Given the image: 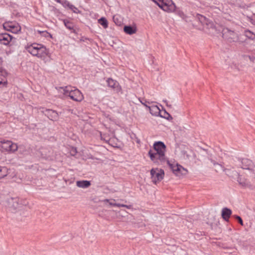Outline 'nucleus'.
I'll list each match as a JSON object with an SVG mask.
<instances>
[{"label":"nucleus","mask_w":255,"mask_h":255,"mask_svg":"<svg viewBox=\"0 0 255 255\" xmlns=\"http://www.w3.org/2000/svg\"><path fill=\"white\" fill-rule=\"evenodd\" d=\"M153 150L148 151L151 160L158 165L166 163L169 160L165 156L166 145L162 141H156L153 144Z\"/></svg>","instance_id":"1"},{"label":"nucleus","mask_w":255,"mask_h":255,"mask_svg":"<svg viewBox=\"0 0 255 255\" xmlns=\"http://www.w3.org/2000/svg\"><path fill=\"white\" fill-rule=\"evenodd\" d=\"M25 49L33 56L45 61L49 54L48 50L45 46L37 43H28L25 46Z\"/></svg>","instance_id":"2"},{"label":"nucleus","mask_w":255,"mask_h":255,"mask_svg":"<svg viewBox=\"0 0 255 255\" xmlns=\"http://www.w3.org/2000/svg\"><path fill=\"white\" fill-rule=\"evenodd\" d=\"M58 93L66 97H69L71 100L76 102H81L84 99V96L81 92L75 87L67 86L56 88Z\"/></svg>","instance_id":"3"},{"label":"nucleus","mask_w":255,"mask_h":255,"mask_svg":"<svg viewBox=\"0 0 255 255\" xmlns=\"http://www.w3.org/2000/svg\"><path fill=\"white\" fill-rule=\"evenodd\" d=\"M166 164L169 166L174 174L177 176L181 177L187 175L188 173L187 169L177 163H171V162L169 160Z\"/></svg>","instance_id":"4"},{"label":"nucleus","mask_w":255,"mask_h":255,"mask_svg":"<svg viewBox=\"0 0 255 255\" xmlns=\"http://www.w3.org/2000/svg\"><path fill=\"white\" fill-rule=\"evenodd\" d=\"M150 175L152 182L156 184L163 179L164 172L161 169L152 168L150 170Z\"/></svg>","instance_id":"5"},{"label":"nucleus","mask_w":255,"mask_h":255,"mask_svg":"<svg viewBox=\"0 0 255 255\" xmlns=\"http://www.w3.org/2000/svg\"><path fill=\"white\" fill-rule=\"evenodd\" d=\"M0 146L5 151L11 153L14 152L18 149V146L16 143L8 140L3 139L0 140Z\"/></svg>","instance_id":"6"},{"label":"nucleus","mask_w":255,"mask_h":255,"mask_svg":"<svg viewBox=\"0 0 255 255\" xmlns=\"http://www.w3.org/2000/svg\"><path fill=\"white\" fill-rule=\"evenodd\" d=\"M223 37L229 42L240 41L238 35L228 28H224L223 30Z\"/></svg>","instance_id":"7"},{"label":"nucleus","mask_w":255,"mask_h":255,"mask_svg":"<svg viewBox=\"0 0 255 255\" xmlns=\"http://www.w3.org/2000/svg\"><path fill=\"white\" fill-rule=\"evenodd\" d=\"M158 6L164 11L168 12H173L176 9L175 4L172 0H162Z\"/></svg>","instance_id":"8"},{"label":"nucleus","mask_w":255,"mask_h":255,"mask_svg":"<svg viewBox=\"0 0 255 255\" xmlns=\"http://www.w3.org/2000/svg\"><path fill=\"white\" fill-rule=\"evenodd\" d=\"M21 200L18 198H11L7 200V206L12 211L22 208Z\"/></svg>","instance_id":"9"},{"label":"nucleus","mask_w":255,"mask_h":255,"mask_svg":"<svg viewBox=\"0 0 255 255\" xmlns=\"http://www.w3.org/2000/svg\"><path fill=\"white\" fill-rule=\"evenodd\" d=\"M3 26L5 30L13 33H17L21 29L20 25L15 22H5L3 23Z\"/></svg>","instance_id":"10"},{"label":"nucleus","mask_w":255,"mask_h":255,"mask_svg":"<svg viewBox=\"0 0 255 255\" xmlns=\"http://www.w3.org/2000/svg\"><path fill=\"white\" fill-rule=\"evenodd\" d=\"M107 83L109 87L114 89L117 92H119L121 90L119 83L113 79L108 78L107 80Z\"/></svg>","instance_id":"11"},{"label":"nucleus","mask_w":255,"mask_h":255,"mask_svg":"<svg viewBox=\"0 0 255 255\" xmlns=\"http://www.w3.org/2000/svg\"><path fill=\"white\" fill-rule=\"evenodd\" d=\"M45 114L50 120L52 121H56L58 119V114L55 111L46 109L45 111Z\"/></svg>","instance_id":"12"},{"label":"nucleus","mask_w":255,"mask_h":255,"mask_svg":"<svg viewBox=\"0 0 255 255\" xmlns=\"http://www.w3.org/2000/svg\"><path fill=\"white\" fill-rule=\"evenodd\" d=\"M12 39V36L9 34L4 33H0V42L4 45H7Z\"/></svg>","instance_id":"13"},{"label":"nucleus","mask_w":255,"mask_h":255,"mask_svg":"<svg viewBox=\"0 0 255 255\" xmlns=\"http://www.w3.org/2000/svg\"><path fill=\"white\" fill-rule=\"evenodd\" d=\"M241 167L244 169L251 170L253 165L252 161L247 158H243L240 160Z\"/></svg>","instance_id":"14"},{"label":"nucleus","mask_w":255,"mask_h":255,"mask_svg":"<svg viewBox=\"0 0 255 255\" xmlns=\"http://www.w3.org/2000/svg\"><path fill=\"white\" fill-rule=\"evenodd\" d=\"M200 20L204 27L206 28H214V24L205 17L201 15Z\"/></svg>","instance_id":"15"},{"label":"nucleus","mask_w":255,"mask_h":255,"mask_svg":"<svg viewBox=\"0 0 255 255\" xmlns=\"http://www.w3.org/2000/svg\"><path fill=\"white\" fill-rule=\"evenodd\" d=\"M148 110L153 116H158L160 115L161 111L157 105H151L150 106L148 107Z\"/></svg>","instance_id":"16"},{"label":"nucleus","mask_w":255,"mask_h":255,"mask_svg":"<svg viewBox=\"0 0 255 255\" xmlns=\"http://www.w3.org/2000/svg\"><path fill=\"white\" fill-rule=\"evenodd\" d=\"M232 211L228 208H223L222 210V217L226 221H228L232 214Z\"/></svg>","instance_id":"17"},{"label":"nucleus","mask_w":255,"mask_h":255,"mask_svg":"<svg viewBox=\"0 0 255 255\" xmlns=\"http://www.w3.org/2000/svg\"><path fill=\"white\" fill-rule=\"evenodd\" d=\"M124 31L126 33L131 35L136 33L137 29L135 26H125L124 27Z\"/></svg>","instance_id":"18"},{"label":"nucleus","mask_w":255,"mask_h":255,"mask_svg":"<svg viewBox=\"0 0 255 255\" xmlns=\"http://www.w3.org/2000/svg\"><path fill=\"white\" fill-rule=\"evenodd\" d=\"M76 185L80 188H87L91 185V183L88 180H80L76 182Z\"/></svg>","instance_id":"19"},{"label":"nucleus","mask_w":255,"mask_h":255,"mask_svg":"<svg viewBox=\"0 0 255 255\" xmlns=\"http://www.w3.org/2000/svg\"><path fill=\"white\" fill-rule=\"evenodd\" d=\"M63 23L65 27L71 30H74V24L69 20L64 19Z\"/></svg>","instance_id":"20"},{"label":"nucleus","mask_w":255,"mask_h":255,"mask_svg":"<svg viewBox=\"0 0 255 255\" xmlns=\"http://www.w3.org/2000/svg\"><path fill=\"white\" fill-rule=\"evenodd\" d=\"M8 174V169L6 167L0 166V179L6 176Z\"/></svg>","instance_id":"21"},{"label":"nucleus","mask_w":255,"mask_h":255,"mask_svg":"<svg viewBox=\"0 0 255 255\" xmlns=\"http://www.w3.org/2000/svg\"><path fill=\"white\" fill-rule=\"evenodd\" d=\"M238 181L239 184L244 187H248L250 186V184L248 183L247 180L245 179L239 177Z\"/></svg>","instance_id":"22"},{"label":"nucleus","mask_w":255,"mask_h":255,"mask_svg":"<svg viewBox=\"0 0 255 255\" xmlns=\"http://www.w3.org/2000/svg\"><path fill=\"white\" fill-rule=\"evenodd\" d=\"M99 23L102 25L104 28H106L108 26L107 20L105 17H101L98 20Z\"/></svg>","instance_id":"23"},{"label":"nucleus","mask_w":255,"mask_h":255,"mask_svg":"<svg viewBox=\"0 0 255 255\" xmlns=\"http://www.w3.org/2000/svg\"><path fill=\"white\" fill-rule=\"evenodd\" d=\"M2 63V59L1 58H0V75L5 77L7 76V73L6 71L2 68V67H1Z\"/></svg>","instance_id":"24"},{"label":"nucleus","mask_w":255,"mask_h":255,"mask_svg":"<svg viewBox=\"0 0 255 255\" xmlns=\"http://www.w3.org/2000/svg\"><path fill=\"white\" fill-rule=\"evenodd\" d=\"M2 63V59L1 58H0V75L5 77L7 76V73L6 71L2 68V67H1Z\"/></svg>","instance_id":"25"},{"label":"nucleus","mask_w":255,"mask_h":255,"mask_svg":"<svg viewBox=\"0 0 255 255\" xmlns=\"http://www.w3.org/2000/svg\"><path fill=\"white\" fill-rule=\"evenodd\" d=\"M67 8L70 9L73 12L77 13L79 12V10L78 8L75 7L74 5L71 3H69V5L67 6Z\"/></svg>","instance_id":"26"},{"label":"nucleus","mask_w":255,"mask_h":255,"mask_svg":"<svg viewBox=\"0 0 255 255\" xmlns=\"http://www.w3.org/2000/svg\"><path fill=\"white\" fill-rule=\"evenodd\" d=\"M56 1L61 4L64 7L66 8L69 5L70 2L67 0H56Z\"/></svg>","instance_id":"27"},{"label":"nucleus","mask_w":255,"mask_h":255,"mask_svg":"<svg viewBox=\"0 0 255 255\" xmlns=\"http://www.w3.org/2000/svg\"><path fill=\"white\" fill-rule=\"evenodd\" d=\"M115 206H117V207H126L127 209H131V207H132V206L130 205H127L121 204H119V203H116V205H115Z\"/></svg>","instance_id":"28"},{"label":"nucleus","mask_w":255,"mask_h":255,"mask_svg":"<svg viewBox=\"0 0 255 255\" xmlns=\"http://www.w3.org/2000/svg\"><path fill=\"white\" fill-rule=\"evenodd\" d=\"M140 102L141 103V104L143 105H144L147 109H148V107L150 106V105H151L153 103V102H150L149 101H146V100H145L144 102L140 101Z\"/></svg>","instance_id":"29"},{"label":"nucleus","mask_w":255,"mask_h":255,"mask_svg":"<svg viewBox=\"0 0 255 255\" xmlns=\"http://www.w3.org/2000/svg\"><path fill=\"white\" fill-rule=\"evenodd\" d=\"M164 116L159 115L160 117L168 119L169 117H171L170 115L166 112L165 110L164 111Z\"/></svg>","instance_id":"30"},{"label":"nucleus","mask_w":255,"mask_h":255,"mask_svg":"<svg viewBox=\"0 0 255 255\" xmlns=\"http://www.w3.org/2000/svg\"><path fill=\"white\" fill-rule=\"evenodd\" d=\"M211 162L213 163V164L214 165H218L219 166V167H221V168L223 170V171H225V169L221 165V164H218V163H216L215 161L213 160H211Z\"/></svg>","instance_id":"31"},{"label":"nucleus","mask_w":255,"mask_h":255,"mask_svg":"<svg viewBox=\"0 0 255 255\" xmlns=\"http://www.w3.org/2000/svg\"><path fill=\"white\" fill-rule=\"evenodd\" d=\"M252 34H253V33L250 31H245L246 36L249 38H252Z\"/></svg>","instance_id":"32"},{"label":"nucleus","mask_w":255,"mask_h":255,"mask_svg":"<svg viewBox=\"0 0 255 255\" xmlns=\"http://www.w3.org/2000/svg\"><path fill=\"white\" fill-rule=\"evenodd\" d=\"M236 218L238 220V221L239 222L240 224L241 225H243V220L242 219V218L239 216H236Z\"/></svg>","instance_id":"33"},{"label":"nucleus","mask_w":255,"mask_h":255,"mask_svg":"<svg viewBox=\"0 0 255 255\" xmlns=\"http://www.w3.org/2000/svg\"><path fill=\"white\" fill-rule=\"evenodd\" d=\"M115 201V199L110 200V201L109 203V205H110L111 206H115L116 205V203L114 202Z\"/></svg>","instance_id":"34"},{"label":"nucleus","mask_w":255,"mask_h":255,"mask_svg":"<svg viewBox=\"0 0 255 255\" xmlns=\"http://www.w3.org/2000/svg\"><path fill=\"white\" fill-rule=\"evenodd\" d=\"M153 2H154L157 5H159V3L162 0H151Z\"/></svg>","instance_id":"35"},{"label":"nucleus","mask_w":255,"mask_h":255,"mask_svg":"<svg viewBox=\"0 0 255 255\" xmlns=\"http://www.w3.org/2000/svg\"><path fill=\"white\" fill-rule=\"evenodd\" d=\"M7 83L6 81H0V85L3 84V85H5Z\"/></svg>","instance_id":"36"},{"label":"nucleus","mask_w":255,"mask_h":255,"mask_svg":"<svg viewBox=\"0 0 255 255\" xmlns=\"http://www.w3.org/2000/svg\"><path fill=\"white\" fill-rule=\"evenodd\" d=\"M251 22L255 25V16L251 19Z\"/></svg>","instance_id":"37"},{"label":"nucleus","mask_w":255,"mask_h":255,"mask_svg":"<svg viewBox=\"0 0 255 255\" xmlns=\"http://www.w3.org/2000/svg\"><path fill=\"white\" fill-rule=\"evenodd\" d=\"M163 102H164L165 103H166V105L167 106H168V107H171V105H168V102H167V101L166 100H163Z\"/></svg>","instance_id":"38"},{"label":"nucleus","mask_w":255,"mask_h":255,"mask_svg":"<svg viewBox=\"0 0 255 255\" xmlns=\"http://www.w3.org/2000/svg\"><path fill=\"white\" fill-rule=\"evenodd\" d=\"M110 201V200L106 199H104L102 201L104 203H109Z\"/></svg>","instance_id":"39"},{"label":"nucleus","mask_w":255,"mask_h":255,"mask_svg":"<svg viewBox=\"0 0 255 255\" xmlns=\"http://www.w3.org/2000/svg\"><path fill=\"white\" fill-rule=\"evenodd\" d=\"M113 19H114V21L116 22V17L115 16L113 17Z\"/></svg>","instance_id":"40"},{"label":"nucleus","mask_w":255,"mask_h":255,"mask_svg":"<svg viewBox=\"0 0 255 255\" xmlns=\"http://www.w3.org/2000/svg\"><path fill=\"white\" fill-rule=\"evenodd\" d=\"M254 172H255V168L253 170Z\"/></svg>","instance_id":"41"}]
</instances>
